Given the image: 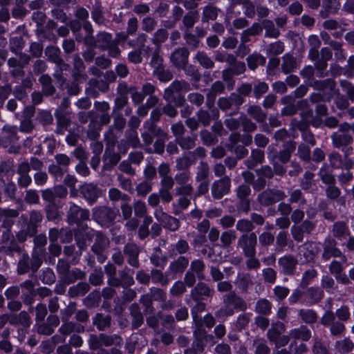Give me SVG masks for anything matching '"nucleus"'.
<instances>
[{"label": "nucleus", "instance_id": "obj_58", "mask_svg": "<svg viewBox=\"0 0 354 354\" xmlns=\"http://www.w3.org/2000/svg\"><path fill=\"white\" fill-rule=\"evenodd\" d=\"M176 250L178 253H185L188 249V244L185 241H180L176 244Z\"/></svg>", "mask_w": 354, "mask_h": 354}, {"label": "nucleus", "instance_id": "obj_18", "mask_svg": "<svg viewBox=\"0 0 354 354\" xmlns=\"http://www.w3.org/2000/svg\"><path fill=\"white\" fill-rule=\"evenodd\" d=\"M341 255V252L337 248L333 247L332 245H326L323 257L328 259L330 257H339Z\"/></svg>", "mask_w": 354, "mask_h": 354}, {"label": "nucleus", "instance_id": "obj_31", "mask_svg": "<svg viewBox=\"0 0 354 354\" xmlns=\"http://www.w3.org/2000/svg\"><path fill=\"white\" fill-rule=\"evenodd\" d=\"M265 280L270 283H273L276 279V272L272 268H266L263 271Z\"/></svg>", "mask_w": 354, "mask_h": 354}, {"label": "nucleus", "instance_id": "obj_30", "mask_svg": "<svg viewBox=\"0 0 354 354\" xmlns=\"http://www.w3.org/2000/svg\"><path fill=\"white\" fill-rule=\"evenodd\" d=\"M185 291V287L182 281L176 282L171 288V292L174 295H178Z\"/></svg>", "mask_w": 354, "mask_h": 354}, {"label": "nucleus", "instance_id": "obj_15", "mask_svg": "<svg viewBox=\"0 0 354 354\" xmlns=\"http://www.w3.org/2000/svg\"><path fill=\"white\" fill-rule=\"evenodd\" d=\"M217 10L212 6H207L203 10V19L205 21L214 20L217 17Z\"/></svg>", "mask_w": 354, "mask_h": 354}, {"label": "nucleus", "instance_id": "obj_39", "mask_svg": "<svg viewBox=\"0 0 354 354\" xmlns=\"http://www.w3.org/2000/svg\"><path fill=\"white\" fill-rule=\"evenodd\" d=\"M196 21V16L193 13L186 15L183 18L184 24L187 28H191L194 26Z\"/></svg>", "mask_w": 354, "mask_h": 354}, {"label": "nucleus", "instance_id": "obj_19", "mask_svg": "<svg viewBox=\"0 0 354 354\" xmlns=\"http://www.w3.org/2000/svg\"><path fill=\"white\" fill-rule=\"evenodd\" d=\"M196 59L205 68H211L213 66L212 61L203 53H198Z\"/></svg>", "mask_w": 354, "mask_h": 354}, {"label": "nucleus", "instance_id": "obj_48", "mask_svg": "<svg viewBox=\"0 0 354 354\" xmlns=\"http://www.w3.org/2000/svg\"><path fill=\"white\" fill-rule=\"evenodd\" d=\"M234 221V219L230 216H225L220 220L221 224L225 228L232 226Z\"/></svg>", "mask_w": 354, "mask_h": 354}, {"label": "nucleus", "instance_id": "obj_56", "mask_svg": "<svg viewBox=\"0 0 354 354\" xmlns=\"http://www.w3.org/2000/svg\"><path fill=\"white\" fill-rule=\"evenodd\" d=\"M255 142L259 147H265L268 144V139L261 134H257L255 136Z\"/></svg>", "mask_w": 354, "mask_h": 354}, {"label": "nucleus", "instance_id": "obj_46", "mask_svg": "<svg viewBox=\"0 0 354 354\" xmlns=\"http://www.w3.org/2000/svg\"><path fill=\"white\" fill-rule=\"evenodd\" d=\"M335 319V316L331 311H327L324 313L322 318V323L324 325H328L331 324Z\"/></svg>", "mask_w": 354, "mask_h": 354}, {"label": "nucleus", "instance_id": "obj_27", "mask_svg": "<svg viewBox=\"0 0 354 354\" xmlns=\"http://www.w3.org/2000/svg\"><path fill=\"white\" fill-rule=\"evenodd\" d=\"M81 210L82 209L77 205H71L69 211V219L71 221H78L79 213L80 212Z\"/></svg>", "mask_w": 354, "mask_h": 354}, {"label": "nucleus", "instance_id": "obj_62", "mask_svg": "<svg viewBox=\"0 0 354 354\" xmlns=\"http://www.w3.org/2000/svg\"><path fill=\"white\" fill-rule=\"evenodd\" d=\"M95 62L102 68H106L110 65V60L104 57H97Z\"/></svg>", "mask_w": 354, "mask_h": 354}, {"label": "nucleus", "instance_id": "obj_23", "mask_svg": "<svg viewBox=\"0 0 354 354\" xmlns=\"http://www.w3.org/2000/svg\"><path fill=\"white\" fill-rule=\"evenodd\" d=\"M346 227L343 223H337L334 225L333 232L334 235L337 237H341L346 234Z\"/></svg>", "mask_w": 354, "mask_h": 354}, {"label": "nucleus", "instance_id": "obj_49", "mask_svg": "<svg viewBox=\"0 0 354 354\" xmlns=\"http://www.w3.org/2000/svg\"><path fill=\"white\" fill-rule=\"evenodd\" d=\"M26 199L30 203H35L37 202L39 196L35 192L29 190L26 193Z\"/></svg>", "mask_w": 354, "mask_h": 354}, {"label": "nucleus", "instance_id": "obj_64", "mask_svg": "<svg viewBox=\"0 0 354 354\" xmlns=\"http://www.w3.org/2000/svg\"><path fill=\"white\" fill-rule=\"evenodd\" d=\"M269 348L263 343H260L257 345L256 349V354H268Z\"/></svg>", "mask_w": 354, "mask_h": 354}, {"label": "nucleus", "instance_id": "obj_3", "mask_svg": "<svg viewBox=\"0 0 354 354\" xmlns=\"http://www.w3.org/2000/svg\"><path fill=\"white\" fill-rule=\"evenodd\" d=\"M256 243L257 236L254 234L244 235L239 240V243L247 256H254Z\"/></svg>", "mask_w": 354, "mask_h": 354}, {"label": "nucleus", "instance_id": "obj_32", "mask_svg": "<svg viewBox=\"0 0 354 354\" xmlns=\"http://www.w3.org/2000/svg\"><path fill=\"white\" fill-rule=\"evenodd\" d=\"M249 112L258 121H263L265 118V115L261 113V109L259 107H250L249 109Z\"/></svg>", "mask_w": 354, "mask_h": 354}, {"label": "nucleus", "instance_id": "obj_37", "mask_svg": "<svg viewBox=\"0 0 354 354\" xmlns=\"http://www.w3.org/2000/svg\"><path fill=\"white\" fill-rule=\"evenodd\" d=\"M344 330V326L343 324L339 322L333 323L330 326L331 333L333 335H339Z\"/></svg>", "mask_w": 354, "mask_h": 354}, {"label": "nucleus", "instance_id": "obj_43", "mask_svg": "<svg viewBox=\"0 0 354 354\" xmlns=\"http://www.w3.org/2000/svg\"><path fill=\"white\" fill-rule=\"evenodd\" d=\"M47 180V174L44 172H37L35 175V182L38 185L45 183Z\"/></svg>", "mask_w": 354, "mask_h": 354}, {"label": "nucleus", "instance_id": "obj_6", "mask_svg": "<svg viewBox=\"0 0 354 354\" xmlns=\"http://www.w3.org/2000/svg\"><path fill=\"white\" fill-rule=\"evenodd\" d=\"M279 263L282 268L283 272L285 274H292L295 270L297 264V261L290 256H286L281 258Z\"/></svg>", "mask_w": 354, "mask_h": 354}, {"label": "nucleus", "instance_id": "obj_61", "mask_svg": "<svg viewBox=\"0 0 354 354\" xmlns=\"http://www.w3.org/2000/svg\"><path fill=\"white\" fill-rule=\"evenodd\" d=\"M342 269V264L335 261H333L330 266V270L332 273L337 274L340 272Z\"/></svg>", "mask_w": 354, "mask_h": 354}, {"label": "nucleus", "instance_id": "obj_10", "mask_svg": "<svg viewBox=\"0 0 354 354\" xmlns=\"http://www.w3.org/2000/svg\"><path fill=\"white\" fill-rule=\"evenodd\" d=\"M209 288L203 283H199L197 286L192 290V295L193 298L195 300H198L200 298V296L206 295L209 296L210 295Z\"/></svg>", "mask_w": 354, "mask_h": 354}, {"label": "nucleus", "instance_id": "obj_47", "mask_svg": "<svg viewBox=\"0 0 354 354\" xmlns=\"http://www.w3.org/2000/svg\"><path fill=\"white\" fill-rule=\"evenodd\" d=\"M251 227V223L248 221H239L236 224V229L240 231H248Z\"/></svg>", "mask_w": 354, "mask_h": 354}, {"label": "nucleus", "instance_id": "obj_20", "mask_svg": "<svg viewBox=\"0 0 354 354\" xmlns=\"http://www.w3.org/2000/svg\"><path fill=\"white\" fill-rule=\"evenodd\" d=\"M283 45L281 42H274L269 46L268 51L272 55H279L283 52Z\"/></svg>", "mask_w": 354, "mask_h": 354}, {"label": "nucleus", "instance_id": "obj_13", "mask_svg": "<svg viewBox=\"0 0 354 354\" xmlns=\"http://www.w3.org/2000/svg\"><path fill=\"white\" fill-rule=\"evenodd\" d=\"M353 347V343L347 339L337 342V348L342 353L348 352L351 351Z\"/></svg>", "mask_w": 354, "mask_h": 354}, {"label": "nucleus", "instance_id": "obj_14", "mask_svg": "<svg viewBox=\"0 0 354 354\" xmlns=\"http://www.w3.org/2000/svg\"><path fill=\"white\" fill-rule=\"evenodd\" d=\"M295 149V145L292 142H290L288 144L286 148L280 153L279 160L283 162H287L289 158L290 153Z\"/></svg>", "mask_w": 354, "mask_h": 354}, {"label": "nucleus", "instance_id": "obj_40", "mask_svg": "<svg viewBox=\"0 0 354 354\" xmlns=\"http://www.w3.org/2000/svg\"><path fill=\"white\" fill-rule=\"evenodd\" d=\"M322 286L327 290V291L330 292L331 288L334 284V280L328 276H325L322 278Z\"/></svg>", "mask_w": 354, "mask_h": 354}, {"label": "nucleus", "instance_id": "obj_45", "mask_svg": "<svg viewBox=\"0 0 354 354\" xmlns=\"http://www.w3.org/2000/svg\"><path fill=\"white\" fill-rule=\"evenodd\" d=\"M167 36H168V33L166 32V30H162V29L159 30L156 32V33L155 35V37H154L155 41L158 42V43H161V42L164 41L167 38Z\"/></svg>", "mask_w": 354, "mask_h": 354}, {"label": "nucleus", "instance_id": "obj_1", "mask_svg": "<svg viewBox=\"0 0 354 354\" xmlns=\"http://www.w3.org/2000/svg\"><path fill=\"white\" fill-rule=\"evenodd\" d=\"M225 306L221 308L216 312V316L220 318H224L227 316H230L233 314L234 308H244L245 305L243 304V301L236 297L234 295H229L226 296L225 299Z\"/></svg>", "mask_w": 354, "mask_h": 354}, {"label": "nucleus", "instance_id": "obj_8", "mask_svg": "<svg viewBox=\"0 0 354 354\" xmlns=\"http://www.w3.org/2000/svg\"><path fill=\"white\" fill-rule=\"evenodd\" d=\"M82 193L84 197L90 202L94 201L97 196L98 191L93 185H86L82 188Z\"/></svg>", "mask_w": 354, "mask_h": 354}, {"label": "nucleus", "instance_id": "obj_52", "mask_svg": "<svg viewBox=\"0 0 354 354\" xmlns=\"http://www.w3.org/2000/svg\"><path fill=\"white\" fill-rule=\"evenodd\" d=\"M289 10L292 15H299L302 11V6L300 3L295 2L290 6Z\"/></svg>", "mask_w": 354, "mask_h": 354}, {"label": "nucleus", "instance_id": "obj_21", "mask_svg": "<svg viewBox=\"0 0 354 354\" xmlns=\"http://www.w3.org/2000/svg\"><path fill=\"white\" fill-rule=\"evenodd\" d=\"M307 294L311 298L310 302H316L320 300L323 297L322 291L318 288H311L308 290Z\"/></svg>", "mask_w": 354, "mask_h": 354}, {"label": "nucleus", "instance_id": "obj_5", "mask_svg": "<svg viewBox=\"0 0 354 354\" xmlns=\"http://www.w3.org/2000/svg\"><path fill=\"white\" fill-rule=\"evenodd\" d=\"M188 54L186 49H178L173 53L171 56V59L176 66L183 67L187 62Z\"/></svg>", "mask_w": 354, "mask_h": 354}, {"label": "nucleus", "instance_id": "obj_38", "mask_svg": "<svg viewBox=\"0 0 354 354\" xmlns=\"http://www.w3.org/2000/svg\"><path fill=\"white\" fill-rule=\"evenodd\" d=\"M189 99L191 102L199 106L203 103L204 97L199 93H191L189 95Z\"/></svg>", "mask_w": 354, "mask_h": 354}, {"label": "nucleus", "instance_id": "obj_36", "mask_svg": "<svg viewBox=\"0 0 354 354\" xmlns=\"http://www.w3.org/2000/svg\"><path fill=\"white\" fill-rule=\"evenodd\" d=\"M203 346L201 341H196L194 343V349H187L185 351V354H196V352H202Z\"/></svg>", "mask_w": 354, "mask_h": 354}, {"label": "nucleus", "instance_id": "obj_63", "mask_svg": "<svg viewBox=\"0 0 354 354\" xmlns=\"http://www.w3.org/2000/svg\"><path fill=\"white\" fill-rule=\"evenodd\" d=\"M76 171H77V173H79L83 176H87L89 173L88 167L84 164L82 163H80L77 165Z\"/></svg>", "mask_w": 354, "mask_h": 354}, {"label": "nucleus", "instance_id": "obj_28", "mask_svg": "<svg viewBox=\"0 0 354 354\" xmlns=\"http://www.w3.org/2000/svg\"><path fill=\"white\" fill-rule=\"evenodd\" d=\"M236 235L234 232H225L221 235V241L225 245H228L234 240Z\"/></svg>", "mask_w": 354, "mask_h": 354}, {"label": "nucleus", "instance_id": "obj_7", "mask_svg": "<svg viewBox=\"0 0 354 354\" xmlns=\"http://www.w3.org/2000/svg\"><path fill=\"white\" fill-rule=\"evenodd\" d=\"M290 335L295 339L308 340L310 336V332L306 327L301 326L299 328L292 330Z\"/></svg>", "mask_w": 354, "mask_h": 354}, {"label": "nucleus", "instance_id": "obj_17", "mask_svg": "<svg viewBox=\"0 0 354 354\" xmlns=\"http://www.w3.org/2000/svg\"><path fill=\"white\" fill-rule=\"evenodd\" d=\"M270 308L269 301L266 299L259 301L256 306L257 311L261 314H266L269 313Z\"/></svg>", "mask_w": 354, "mask_h": 354}, {"label": "nucleus", "instance_id": "obj_9", "mask_svg": "<svg viewBox=\"0 0 354 354\" xmlns=\"http://www.w3.org/2000/svg\"><path fill=\"white\" fill-rule=\"evenodd\" d=\"M284 331V325L281 322L274 324L268 330V338L271 341H277L279 335Z\"/></svg>", "mask_w": 354, "mask_h": 354}, {"label": "nucleus", "instance_id": "obj_41", "mask_svg": "<svg viewBox=\"0 0 354 354\" xmlns=\"http://www.w3.org/2000/svg\"><path fill=\"white\" fill-rule=\"evenodd\" d=\"M298 153L301 158L308 160L310 158V149L308 147L299 146Z\"/></svg>", "mask_w": 354, "mask_h": 354}, {"label": "nucleus", "instance_id": "obj_12", "mask_svg": "<svg viewBox=\"0 0 354 354\" xmlns=\"http://www.w3.org/2000/svg\"><path fill=\"white\" fill-rule=\"evenodd\" d=\"M248 64L250 68L254 70L259 64H263L265 63V58L260 55H253L248 57Z\"/></svg>", "mask_w": 354, "mask_h": 354}, {"label": "nucleus", "instance_id": "obj_51", "mask_svg": "<svg viewBox=\"0 0 354 354\" xmlns=\"http://www.w3.org/2000/svg\"><path fill=\"white\" fill-rule=\"evenodd\" d=\"M326 194L330 198H337L339 194V189L334 186H329L326 189Z\"/></svg>", "mask_w": 354, "mask_h": 354}, {"label": "nucleus", "instance_id": "obj_50", "mask_svg": "<svg viewBox=\"0 0 354 354\" xmlns=\"http://www.w3.org/2000/svg\"><path fill=\"white\" fill-rule=\"evenodd\" d=\"M198 118L201 122L204 125H207L209 123L210 118L209 114L203 111H201L198 113Z\"/></svg>", "mask_w": 354, "mask_h": 354}, {"label": "nucleus", "instance_id": "obj_29", "mask_svg": "<svg viewBox=\"0 0 354 354\" xmlns=\"http://www.w3.org/2000/svg\"><path fill=\"white\" fill-rule=\"evenodd\" d=\"M134 212L136 215L142 216L146 212V205L144 202L136 201L134 204Z\"/></svg>", "mask_w": 354, "mask_h": 354}, {"label": "nucleus", "instance_id": "obj_25", "mask_svg": "<svg viewBox=\"0 0 354 354\" xmlns=\"http://www.w3.org/2000/svg\"><path fill=\"white\" fill-rule=\"evenodd\" d=\"M317 275V272L314 269H310L304 273L301 283L306 286Z\"/></svg>", "mask_w": 354, "mask_h": 354}, {"label": "nucleus", "instance_id": "obj_22", "mask_svg": "<svg viewBox=\"0 0 354 354\" xmlns=\"http://www.w3.org/2000/svg\"><path fill=\"white\" fill-rule=\"evenodd\" d=\"M300 315L306 322H313L316 320V315L311 310H301Z\"/></svg>", "mask_w": 354, "mask_h": 354}, {"label": "nucleus", "instance_id": "obj_35", "mask_svg": "<svg viewBox=\"0 0 354 354\" xmlns=\"http://www.w3.org/2000/svg\"><path fill=\"white\" fill-rule=\"evenodd\" d=\"M276 297L279 299L285 298L288 294V289L284 287L277 286L274 290Z\"/></svg>", "mask_w": 354, "mask_h": 354}, {"label": "nucleus", "instance_id": "obj_16", "mask_svg": "<svg viewBox=\"0 0 354 354\" xmlns=\"http://www.w3.org/2000/svg\"><path fill=\"white\" fill-rule=\"evenodd\" d=\"M308 245H305L301 247L299 249V252L301 254H303L306 261H310L313 260L316 253L317 252V250L312 248V249L307 253L305 250H308Z\"/></svg>", "mask_w": 354, "mask_h": 354}, {"label": "nucleus", "instance_id": "obj_11", "mask_svg": "<svg viewBox=\"0 0 354 354\" xmlns=\"http://www.w3.org/2000/svg\"><path fill=\"white\" fill-rule=\"evenodd\" d=\"M111 44V36L110 34L103 32L97 35V46L99 47L102 48H106Z\"/></svg>", "mask_w": 354, "mask_h": 354}, {"label": "nucleus", "instance_id": "obj_34", "mask_svg": "<svg viewBox=\"0 0 354 354\" xmlns=\"http://www.w3.org/2000/svg\"><path fill=\"white\" fill-rule=\"evenodd\" d=\"M268 88V85L264 82L258 83L254 87V93L257 97L265 93Z\"/></svg>", "mask_w": 354, "mask_h": 354}, {"label": "nucleus", "instance_id": "obj_60", "mask_svg": "<svg viewBox=\"0 0 354 354\" xmlns=\"http://www.w3.org/2000/svg\"><path fill=\"white\" fill-rule=\"evenodd\" d=\"M191 267L196 272H200L203 269L204 264L201 261L196 260L192 263Z\"/></svg>", "mask_w": 354, "mask_h": 354}, {"label": "nucleus", "instance_id": "obj_55", "mask_svg": "<svg viewBox=\"0 0 354 354\" xmlns=\"http://www.w3.org/2000/svg\"><path fill=\"white\" fill-rule=\"evenodd\" d=\"M216 351L218 354H230V348L227 344H219L216 347Z\"/></svg>", "mask_w": 354, "mask_h": 354}, {"label": "nucleus", "instance_id": "obj_54", "mask_svg": "<svg viewBox=\"0 0 354 354\" xmlns=\"http://www.w3.org/2000/svg\"><path fill=\"white\" fill-rule=\"evenodd\" d=\"M313 351L315 354H327L328 353L326 348L319 342H315Z\"/></svg>", "mask_w": 354, "mask_h": 354}, {"label": "nucleus", "instance_id": "obj_4", "mask_svg": "<svg viewBox=\"0 0 354 354\" xmlns=\"http://www.w3.org/2000/svg\"><path fill=\"white\" fill-rule=\"evenodd\" d=\"M230 180L228 178H223L215 182L212 188V192L215 198H220L228 192L230 189Z\"/></svg>", "mask_w": 354, "mask_h": 354}, {"label": "nucleus", "instance_id": "obj_44", "mask_svg": "<svg viewBox=\"0 0 354 354\" xmlns=\"http://www.w3.org/2000/svg\"><path fill=\"white\" fill-rule=\"evenodd\" d=\"M283 69L286 71H290L294 66V60L292 58L288 55H286L283 57Z\"/></svg>", "mask_w": 354, "mask_h": 354}, {"label": "nucleus", "instance_id": "obj_57", "mask_svg": "<svg viewBox=\"0 0 354 354\" xmlns=\"http://www.w3.org/2000/svg\"><path fill=\"white\" fill-rule=\"evenodd\" d=\"M102 274L100 273H93L90 276V282L93 285H98L102 282Z\"/></svg>", "mask_w": 354, "mask_h": 354}, {"label": "nucleus", "instance_id": "obj_59", "mask_svg": "<svg viewBox=\"0 0 354 354\" xmlns=\"http://www.w3.org/2000/svg\"><path fill=\"white\" fill-rule=\"evenodd\" d=\"M304 216V212L297 209L292 212L291 217L295 223H299L303 219Z\"/></svg>", "mask_w": 354, "mask_h": 354}, {"label": "nucleus", "instance_id": "obj_42", "mask_svg": "<svg viewBox=\"0 0 354 354\" xmlns=\"http://www.w3.org/2000/svg\"><path fill=\"white\" fill-rule=\"evenodd\" d=\"M201 138L205 145H210L214 143V137L207 131H203L201 133Z\"/></svg>", "mask_w": 354, "mask_h": 354}, {"label": "nucleus", "instance_id": "obj_26", "mask_svg": "<svg viewBox=\"0 0 354 354\" xmlns=\"http://www.w3.org/2000/svg\"><path fill=\"white\" fill-rule=\"evenodd\" d=\"M336 315L341 321H346L350 317V313L347 307L343 306L336 311Z\"/></svg>", "mask_w": 354, "mask_h": 354}, {"label": "nucleus", "instance_id": "obj_24", "mask_svg": "<svg viewBox=\"0 0 354 354\" xmlns=\"http://www.w3.org/2000/svg\"><path fill=\"white\" fill-rule=\"evenodd\" d=\"M151 189V185L147 181L142 182L137 186V191H138V194L142 195V196H145L147 193H149L150 192Z\"/></svg>", "mask_w": 354, "mask_h": 354}, {"label": "nucleus", "instance_id": "obj_2", "mask_svg": "<svg viewBox=\"0 0 354 354\" xmlns=\"http://www.w3.org/2000/svg\"><path fill=\"white\" fill-rule=\"evenodd\" d=\"M155 216L162 223L165 228L171 231H175L179 227V221L177 218L169 216L162 211H156Z\"/></svg>", "mask_w": 354, "mask_h": 354}, {"label": "nucleus", "instance_id": "obj_53", "mask_svg": "<svg viewBox=\"0 0 354 354\" xmlns=\"http://www.w3.org/2000/svg\"><path fill=\"white\" fill-rule=\"evenodd\" d=\"M31 182V178L28 174H20L19 183L22 187H27Z\"/></svg>", "mask_w": 354, "mask_h": 354}, {"label": "nucleus", "instance_id": "obj_33", "mask_svg": "<svg viewBox=\"0 0 354 354\" xmlns=\"http://www.w3.org/2000/svg\"><path fill=\"white\" fill-rule=\"evenodd\" d=\"M274 241V235L270 232L262 233L259 236V241L263 245H269Z\"/></svg>", "mask_w": 354, "mask_h": 354}]
</instances>
